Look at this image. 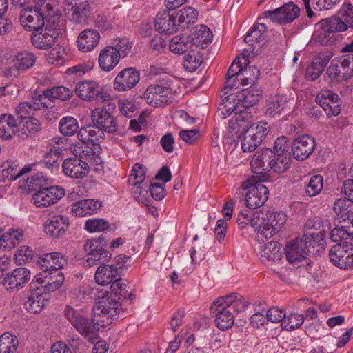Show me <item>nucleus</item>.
Masks as SVG:
<instances>
[{
    "mask_svg": "<svg viewBox=\"0 0 353 353\" xmlns=\"http://www.w3.org/2000/svg\"><path fill=\"white\" fill-rule=\"evenodd\" d=\"M54 13L48 0H35L33 7L24 8L20 14V21L29 31L39 30L44 26L45 20Z\"/></svg>",
    "mask_w": 353,
    "mask_h": 353,
    "instance_id": "f257e3e1",
    "label": "nucleus"
},
{
    "mask_svg": "<svg viewBox=\"0 0 353 353\" xmlns=\"http://www.w3.org/2000/svg\"><path fill=\"white\" fill-rule=\"evenodd\" d=\"M67 262L65 255L57 252L46 253L39 258L38 263L41 270L46 275H53L54 277V281H48L49 290H56L61 286L64 277L59 270L64 268Z\"/></svg>",
    "mask_w": 353,
    "mask_h": 353,
    "instance_id": "f03ea898",
    "label": "nucleus"
},
{
    "mask_svg": "<svg viewBox=\"0 0 353 353\" xmlns=\"http://www.w3.org/2000/svg\"><path fill=\"white\" fill-rule=\"evenodd\" d=\"M172 79L166 76L159 79L157 83L149 85L144 92L143 98L150 105L157 107L172 102Z\"/></svg>",
    "mask_w": 353,
    "mask_h": 353,
    "instance_id": "7ed1b4c3",
    "label": "nucleus"
},
{
    "mask_svg": "<svg viewBox=\"0 0 353 353\" xmlns=\"http://www.w3.org/2000/svg\"><path fill=\"white\" fill-rule=\"evenodd\" d=\"M64 315L76 330L85 337L94 335L99 330L100 327L104 326V324L99 325L100 320L95 319L90 320L81 311L69 305L65 307Z\"/></svg>",
    "mask_w": 353,
    "mask_h": 353,
    "instance_id": "20e7f679",
    "label": "nucleus"
},
{
    "mask_svg": "<svg viewBox=\"0 0 353 353\" xmlns=\"http://www.w3.org/2000/svg\"><path fill=\"white\" fill-rule=\"evenodd\" d=\"M76 95L81 100L102 103L110 100V95L95 80L79 82L74 90Z\"/></svg>",
    "mask_w": 353,
    "mask_h": 353,
    "instance_id": "39448f33",
    "label": "nucleus"
},
{
    "mask_svg": "<svg viewBox=\"0 0 353 353\" xmlns=\"http://www.w3.org/2000/svg\"><path fill=\"white\" fill-rule=\"evenodd\" d=\"M262 223L260 224L259 239H268L279 232L286 222V214L281 211H260Z\"/></svg>",
    "mask_w": 353,
    "mask_h": 353,
    "instance_id": "423d86ee",
    "label": "nucleus"
},
{
    "mask_svg": "<svg viewBox=\"0 0 353 353\" xmlns=\"http://www.w3.org/2000/svg\"><path fill=\"white\" fill-rule=\"evenodd\" d=\"M244 190L245 202L250 209H256L262 206L269 195L268 188L260 181L250 179L241 185Z\"/></svg>",
    "mask_w": 353,
    "mask_h": 353,
    "instance_id": "0eeeda50",
    "label": "nucleus"
},
{
    "mask_svg": "<svg viewBox=\"0 0 353 353\" xmlns=\"http://www.w3.org/2000/svg\"><path fill=\"white\" fill-rule=\"evenodd\" d=\"M107 241L102 236L87 239L83 245L84 251L87 253L86 263L88 266L96 265L97 263L108 261L112 254L106 250Z\"/></svg>",
    "mask_w": 353,
    "mask_h": 353,
    "instance_id": "6e6552de",
    "label": "nucleus"
},
{
    "mask_svg": "<svg viewBox=\"0 0 353 353\" xmlns=\"http://www.w3.org/2000/svg\"><path fill=\"white\" fill-rule=\"evenodd\" d=\"M269 125L267 123L259 121L251 124L245 131L241 141V148L245 152L254 151L268 134Z\"/></svg>",
    "mask_w": 353,
    "mask_h": 353,
    "instance_id": "1a4fd4ad",
    "label": "nucleus"
},
{
    "mask_svg": "<svg viewBox=\"0 0 353 353\" xmlns=\"http://www.w3.org/2000/svg\"><path fill=\"white\" fill-rule=\"evenodd\" d=\"M332 264L342 270L353 268V244L343 241L332 246L329 252Z\"/></svg>",
    "mask_w": 353,
    "mask_h": 353,
    "instance_id": "9d476101",
    "label": "nucleus"
},
{
    "mask_svg": "<svg viewBox=\"0 0 353 353\" xmlns=\"http://www.w3.org/2000/svg\"><path fill=\"white\" fill-rule=\"evenodd\" d=\"M94 316H101L106 319V323L117 320L122 312L121 305L111 294H106L99 299L93 307Z\"/></svg>",
    "mask_w": 353,
    "mask_h": 353,
    "instance_id": "9b49d317",
    "label": "nucleus"
},
{
    "mask_svg": "<svg viewBox=\"0 0 353 353\" xmlns=\"http://www.w3.org/2000/svg\"><path fill=\"white\" fill-rule=\"evenodd\" d=\"M300 8L292 1L285 3L280 8L263 12L264 18L269 19L272 22L283 25L292 22L299 16Z\"/></svg>",
    "mask_w": 353,
    "mask_h": 353,
    "instance_id": "f8f14e48",
    "label": "nucleus"
},
{
    "mask_svg": "<svg viewBox=\"0 0 353 353\" xmlns=\"http://www.w3.org/2000/svg\"><path fill=\"white\" fill-rule=\"evenodd\" d=\"M252 114L250 109L236 103L234 114L230 119L228 131L231 137L239 138L250 125Z\"/></svg>",
    "mask_w": 353,
    "mask_h": 353,
    "instance_id": "ddd939ff",
    "label": "nucleus"
},
{
    "mask_svg": "<svg viewBox=\"0 0 353 353\" xmlns=\"http://www.w3.org/2000/svg\"><path fill=\"white\" fill-rule=\"evenodd\" d=\"M65 194L64 188L57 185L43 188L32 196L33 203L39 208H46L56 203Z\"/></svg>",
    "mask_w": 353,
    "mask_h": 353,
    "instance_id": "4468645a",
    "label": "nucleus"
},
{
    "mask_svg": "<svg viewBox=\"0 0 353 353\" xmlns=\"http://www.w3.org/2000/svg\"><path fill=\"white\" fill-rule=\"evenodd\" d=\"M316 103L328 117L337 116L341 112V101L339 96L330 90H323L316 97Z\"/></svg>",
    "mask_w": 353,
    "mask_h": 353,
    "instance_id": "2eb2a0df",
    "label": "nucleus"
},
{
    "mask_svg": "<svg viewBox=\"0 0 353 353\" xmlns=\"http://www.w3.org/2000/svg\"><path fill=\"white\" fill-rule=\"evenodd\" d=\"M316 145L314 138L310 135L298 137L292 145L293 157L298 161L307 159L314 152Z\"/></svg>",
    "mask_w": 353,
    "mask_h": 353,
    "instance_id": "dca6fc26",
    "label": "nucleus"
},
{
    "mask_svg": "<svg viewBox=\"0 0 353 353\" xmlns=\"http://www.w3.org/2000/svg\"><path fill=\"white\" fill-rule=\"evenodd\" d=\"M272 156V150L269 148L256 152L254 154L250 166L252 172L256 174L259 181H263L267 178L266 173L270 170L269 160Z\"/></svg>",
    "mask_w": 353,
    "mask_h": 353,
    "instance_id": "f3484780",
    "label": "nucleus"
},
{
    "mask_svg": "<svg viewBox=\"0 0 353 353\" xmlns=\"http://www.w3.org/2000/svg\"><path fill=\"white\" fill-rule=\"evenodd\" d=\"M94 124L103 132L114 133L118 128L116 119L104 108H95L91 113Z\"/></svg>",
    "mask_w": 353,
    "mask_h": 353,
    "instance_id": "a211bd4d",
    "label": "nucleus"
},
{
    "mask_svg": "<svg viewBox=\"0 0 353 353\" xmlns=\"http://www.w3.org/2000/svg\"><path fill=\"white\" fill-rule=\"evenodd\" d=\"M34 32L31 37L32 43L37 48L43 50L52 47L59 34L58 30L49 26Z\"/></svg>",
    "mask_w": 353,
    "mask_h": 353,
    "instance_id": "6ab92c4d",
    "label": "nucleus"
},
{
    "mask_svg": "<svg viewBox=\"0 0 353 353\" xmlns=\"http://www.w3.org/2000/svg\"><path fill=\"white\" fill-rule=\"evenodd\" d=\"M210 310L215 316L214 322L220 330H228L233 325L234 314L231 310L223 305V303L219 301V298L212 303Z\"/></svg>",
    "mask_w": 353,
    "mask_h": 353,
    "instance_id": "aec40b11",
    "label": "nucleus"
},
{
    "mask_svg": "<svg viewBox=\"0 0 353 353\" xmlns=\"http://www.w3.org/2000/svg\"><path fill=\"white\" fill-rule=\"evenodd\" d=\"M140 80V74L134 68H128L121 70L114 81V88L119 92H124L134 88Z\"/></svg>",
    "mask_w": 353,
    "mask_h": 353,
    "instance_id": "412c9836",
    "label": "nucleus"
},
{
    "mask_svg": "<svg viewBox=\"0 0 353 353\" xmlns=\"http://www.w3.org/2000/svg\"><path fill=\"white\" fill-rule=\"evenodd\" d=\"M65 175L74 179H82L89 172V165L84 160L77 157L68 158L62 164Z\"/></svg>",
    "mask_w": 353,
    "mask_h": 353,
    "instance_id": "4be33fe9",
    "label": "nucleus"
},
{
    "mask_svg": "<svg viewBox=\"0 0 353 353\" xmlns=\"http://www.w3.org/2000/svg\"><path fill=\"white\" fill-rule=\"evenodd\" d=\"M30 272L26 268H18L8 272L3 280V285L6 289H20L30 280Z\"/></svg>",
    "mask_w": 353,
    "mask_h": 353,
    "instance_id": "5701e85b",
    "label": "nucleus"
},
{
    "mask_svg": "<svg viewBox=\"0 0 353 353\" xmlns=\"http://www.w3.org/2000/svg\"><path fill=\"white\" fill-rule=\"evenodd\" d=\"M70 223L66 216L58 214L49 218L44 225L46 234L53 238L63 235L68 229Z\"/></svg>",
    "mask_w": 353,
    "mask_h": 353,
    "instance_id": "b1692460",
    "label": "nucleus"
},
{
    "mask_svg": "<svg viewBox=\"0 0 353 353\" xmlns=\"http://www.w3.org/2000/svg\"><path fill=\"white\" fill-rule=\"evenodd\" d=\"M63 8L68 19L77 23H85L87 20V12L89 10V4L84 1L74 5L68 0L63 3Z\"/></svg>",
    "mask_w": 353,
    "mask_h": 353,
    "instance_id": "393cba45",
    "label": "nucleus"
},
{
    "mask_svg": "<svg viewBox=\"0 0 353 353\" xmlns=\"http://www.w3.org/2000/svg\"><path fill=\"white\" fill-rule=\"evenodd\" d=\"M309 250L302 239H296L286 245L285 253L287 261L290 263L301 262L305 259Z\"/></svg>",
    "mask_w": 353,
    "mask_h": 353,
    "instance_id": "a878e982",
    "label": "nucleus"
},
{
    "mask_svg": "<svg viewBox=\"0 0 353 353\" xmlns=\"http://www.w3.org/2000/svg\"><path fill=\"white\" fill-rule=\"evenodd\" d=\"M102 203L96 199H83L74 203L71 206V213L75 216H86L97 213Z\"/></svg>",
    "mask_w": 353,
    "mask_h": 353,
    "instance_id": "bb28decb",
    "label": "nucleus"
},
{
    "mask_svg": "<svg viewBox=\"0 0 353 353\" xmlns=\"http://www.w3.org/2000/svg\"><path fill=\"white\" fill-rule=\"evenodd\" d=\"M100 34L97 30L89 28L82 31L77 38V46L80 51L88 52L92 51L99 43Z\"/></svg>",
    "mask_w": 353,
    "mask_h": 353,
    "instance_id": "cd10ccee",
    "label": "nucleus"
},
{
    "mask_svg": "<svg viewBox=\"0 0 353 353\" xmlns=\"http://www.w3.org/2000/svg\"><path fill=\"white\" fill-rule=\"evenodd\" d=\"M330 58L331 55L327 53L321 52L317 54L306 69V78L310 81H314L318 79L329 63Z\"/></svg>",
    "mask_w": 353,
    "mask_h": 353,
    "instance_id": "c85d7f7f",
    "label": "nucleus"
},
{
    "mask_svg": "<svg viewBox=\"0 0 353 353\" xmlns=\"http://www.w3.org/2000/svg\"><path fill=\"white\" fill-rule=\"evenodd\" d=\"M31 170L30 166H25L22 169L18 170V165L12 161H6L0 166V182H3L6 179L15 181L26 173Z\"/></svg>",
    "mask_w": 353,
    "mask_h": 353,
    "instance_id": "c756f323",
    "label": "nucleus"
},
{
    "mask_svg": "<svg viewBox=\"0 0 353 353\" xmlns=\"http://www.w3.org/2000/svg\"><path fill=\"white\" fill-rule=\"evenodd\" d=\"M19 133V125L15 117L11 114L0 115V138L4 140L11 139Z\"/></svg>",
    "mask_w": 353,
    "mask_h": 353,
    "instance_id": "7c9ffc66",
    "label": "nucleus"
},
{
    "mask_svg": "<svg viewBox=\"0 0 353 353\" xmlns=\"http://www.w3.org/2000/svg\"><path fill=\"white\" fill-rule=\"evenodd\" d=\"M119 61V54H117L112 48L109 47V46L101 50L98 57L99 68L104 72L112 70L117 65Z\"/></svg>",
    "mask_w": 353,
    "mask_h": 353,
    "instance_id": "2f4dec72",
    "label": "nucleus"
},
{
    "mask_svg": "<svg viewBox=\"0 0 353 353\" xmlns=\"http://www.w3.org/2000/svg\"><path fill=\"white\" fill-rule=\"evenodd\" d=\"M260 211L251 212L248 210L241 212L239 214L236 222L241 228L251 226L256 233L257 238L259 239L260 224L262 223V217L259 216Z\"/></svg>",
    "mask_w": 353,
    "mask_h": 353,
    "instance_id": "473e14b6",
    "label": "nucleus"
},
{
    "mask_svg": "<svg viewBox=\"0 0 353 353\" xmlns=\"http://www.w3.org/2000/svg\"><path fill=\"white\" fill-rule=\"evenodd\" d=\"M334 211L339 219L345 223H351L353 227L352 202L346 198H340L334 204Z\"/></svg>",
    "mask_w": 353,
    "mask_h": 353,
    "instance_id": "72a5a7b5",
    "label": "nucleus"
},
{
    "mask_svg": "<svg viewBox=\"0 0 353 353\" xmlns=\"http://www.w3.org/2000/svg\"><path fill=\"white\" fill-rule=\"evenodd\" d=\"M118 268L114 265L102 264L95 272L94 279L100 285H108L112 283L118 276Z\"/></svg>",
    "mask_w": 353,
    "mask_h": 353,
    "instance_id": "f704fd0d",
    "label": "nucleus"
},
{
    "mask_svg": "<svg viewBox=\"0 0 353 353\" xmlns=\"http://www.w3.org/2000/svg\"><path fill=\"white\" fill-rule=\"evenodd\" d=\"M250 69L251 67L243 69L242 63L240 61V58L236 57L227 72L226 81L225 83L224 88L232 89L235 86L236 79H239V78L241 76H243L244 73H245V74L250 73Z\"/></svg>",
    "mask_w": 353,
    "mask_h": 353,
    "instance_id": "c9c22d12",
    "label": "nucleus"
},
{
    "mask_svg": "<svg viewBox=\"0 0 353 353\" xmlns=\"http://www.w3.org/2000/svg\"><path fill=\"white\" fill-rule=\"evenodd\" d=\"M305 226L308 229L305 230L302 239L304 243L307 245V248L323 245L325 243L326 232L325 230L312 228L313 224L311 221L307 222Z\"/></svg>",
    "mask_w": 353,
    "mask_h": 353,
    "instance_id": "e433bc0d",
    "label": "nucleus"
},
{
    "mask_svg": "<svg viewBox=\"0 0 353 353\" xmlns=\"http://www.w3.org/2000/svg\"><path fill=\"white\" fill-rule=\"evenodd\" d=\"M219 301L223 303L232 312L238 313L245 311L250 303L241 295L232 293L219 298Z\"/></svg>",
    "mask_w": 353,
    "mask_h": 353,
    "instance_id": "4c0bfd02",
    "label": "nucleus"
},
{
    "mask_svg": "<svg viewBox=\"0 0 353 353\" xmlns=\"http://www.w3.org/2000/svg\"><path fill=\"white\" fill-rule=\"evenodd\" d=\"M154 26L157 31L166 34H172L177 30L175 18L166 12L157 16Z\"/></svg>",
    "mask_w": 353,
    "mask_h": 353,
    "instance_id": "58836bf2",
    "label": "nucleus"
},
{
    "mask_svg": "<svg viewBox=\"0 0 353 353\" xmlns=\"http://www.w3.org/2000/svg\"><path fill=\"white\" fill-rule=\"evenodd\" d=\"M345 20L343 21L336 17L325 19L320 22L321 28L325 32H342L346 30L348 26L353 28V20L349 21L346 18Z\"/></svg>",
    "mask_w": 353,
    "mask_h": 353,
    "instance_id": "ea45409f",
    "label": "nucleus"
},
{
    "mask_svg": "<svg viewBox=\"0 0 353 353\" xmlns=\"http://www.w3.org/2000/svg\"><path fill=\"white\" fill-rule=\"evenodd\" d=\"M41 129V122L32 117H24L19 122V137L24 138L34 135Z\"/></svg>",
    "mask_w": 353,
    "mask_h": 353,
    "instance_id": "a19ab883",
    "label": "nucleus"
},
{
    "mask_svg": "<svg viewBox=\"0 0 353 353\" xmlns=\"http://www.w3.org/2000/svg\"><path fill=\"white\" fill-rule=\"evenodd\" d=\"M12 68L17 71H25L32 68L36 61L35 56L30 52L22 51L17 52L13 59Z\"/></svg>",
    "mask_w": 353,
    "mask_h": 353,
    "instance_id": "79ce46f5",
    "label": "nucleus"
},
{
    "mask_svg": "<svg viewBox=\"0 0 353 353\" xmlns=\"http://www.w3.org/2000/svg\"><path fill=\"white\" fill-rule=\"evenodd\" d=\"M48 301V298L43 294H34L28 296L24 301V307L29 312H41Z\"/></svg>",
    "mask_w": 353,
    "mask_h": 353,
    "instance_id": "37998d69",
    "label": "nucleus"
},
{
    "mask_svg": "<svg viewBox=\"0 0 353 353\" xmlns=\"http://www.w3.org/2000/svg\"><path fill=\"white\" fill-rule=\"evenodd\" d=\"M23 232L21 229H9L0 238V248L12 249L22 240Z\"/></svg>",
    "mask_w": 353,
    "mask_h": 353,
    "instance_id": "c03bdc74",
    "label": "nucleus"
},
{
    "mask_svg": "<svg viewBox=\"0 0 353 353\" xmlns=\"http://www.w3.org/2000/svg\"><path fill=\"white\" fill-rule=\"evenodd\" d=\"M260 254L263 260L279 261L282 257L281 245L277 242L270 241L262 247Z\"/></svg>",
    "mask_w": 353,
    "mask_h": 353,
    "instance_id": "a18cd8bd",
    "label": "nucleus"
},
{
    "mask_svg": "<svg viewBox=\"0 0 353 353\" xmlns=\"http://www.w3.org/2000/svg\"><path fill=\"white\" fill-rule=\"evenodd\" d=\"M267 27L263 23L253 26L246 33L244 41L254 50V43H259L265 39Z\"/></svg>",
    "mask_w": 353,
    "mask_h": 353,
    "instance_id": "49530a36",
    "label": "nucleus"
},
{
    "mask_svg": "<svg viewBox=\"0 0 353 353\" xmlns=\"http://www.w3.org/2000/svg\"><path fill=\"white\" fill-rule=\"evenodd\" d=\"M47 107L48 105L46 102L43 101V96L39 95L35 97L30 103L26 102L19 103L16 107L15 112L19 116L21 120L24 117H27L26 114H29L31 110H41Z\"/></svg>",
    "mask_w": 353,
    "mask_h": 353,
    "instance_id": "de8ad7c7",
    "label": "nucleus"
},
{
    "mask_svg": "<svg viewBox=\"0 0 353 353\" xmlns=\"http://www.w3.org/2000/svg\"><path fill=\"white\" fill-rule=\"evenodd\" d=\"M288 105L287 97L285 96L275 95L270 97L266 103V115L275 117L280 114Z\"/></svg>",
    "mask_w": 353,
    "mask_h": 353,
    "instance_id": "09e8293b",
    "label": "nucleus"
},
{
    "mask_svg": "<svg viewBox=\"0 0 353 353\" xmlns=\"http://www.w3.org/2000/svg\"><path fill=\"white\" fill-rule=\"evenodd\" d=\"M242 99L234 98L236 103L250 109L261 99L262 91L259 89L250 88L242 94Z\"/></svg>",
    "mask_w": 353,
    "mask_h": 353,
    "instance_id": "8fccbe9b",
    "label": "nucleus"
},
{
    "mask_svg": "<svg viewBox=\"0 0 353 353\" xmlns=\"http://www.w3.org/2000/svg\"><path fill=\"white\" fill-rule=\"evenodd\" d=\"M272 154L273 156L269 160L270 169L278 173L285 172L291 164L290 154H275L273 152Z\"/></svg>",
    "mask_w": 353,
    "mask_h": 353,
    "instance_id": "3c124183",
    "label": "nucleus"
},
{
    "mask_svg": "<svg viewBox=\"0 0 353 353\" xmlns=\"http://www.w3.org/2000/svg\"><path fill=\"white\" fill-rule=\"evenodd\" d=\"M110 289L115 295L120 296L128 301H131L134 299V294L132 292H128V283L124 279H115L111 283Z\"/></svg>",
    "mask_w": 353,
    "mask_h": 353,
    "instance_id": "603ef678",
    "label": "nucleus"
},
{
    "mask_svg": "<svg viewBox=\"0 0 353 353\" xmlns=\"http://www.w3.org/2000/svg\"><path fill=\"white\" fill-rule=\"evenodd\" d=\"M71 95L72 92L70 89L64 86H58L44 90L41 96H43V101L48 99L52 101L54 99L64 101L68 99Z\"/></svg>",
    "mask_w": 353,
    "mask_h": 353,
    "instance_id": "864d4df0",
    "label": "nucleus"
},
{
    "mask_svg": "<svg viewBox=\"0 0 353 353\" xmlns=\"http://www.w3.org/2000/svg\"><path fill=\"white\" fill-rule=\"evenodd\" d=\"M18 344L16 336L5 332L0 336V353H16Z\"/></svg>",
    "mask_w": 353,
    "mask_h": 353,
    "instance_id": "5fc2aeb1",
    "label": "nucleus"
},
{
    "mask_svg": "<svg viewBox=\"0 0 353 353\" xmlns=\"http://www.w3.org/2000/svg\"><path fill=\"white\" fill-rule=\"evenodd\" d=\"M342 71V79L347 81L353 77V54H346L336 57Z\"/></svg>",
    "mask_w": 353,
    "mask_h": 353,
    "instance_id": "6e6d98bb",
    "label": "nucleus"
},
{
    "mask_svg": "<svg viewBox=\"0 0 353 353\" xmlns=\"http://www.w3.org/2000/svg\"><path fill=\"white\" fill-rule=\"evenodd\" d=\"M62 153V149L57 144L52 145L46 153L41 165H45L47 168L58 167V160Z\"/></svg>",
    "mask_w": 353,
    "mask_h": 353,
    "instance_id": "4d7b16f0",
    "label": "nucleus"
},
{
    "mask_svg": "<svg viewBox=\"0 0 353 353\" xmlns=\"http://www.w3.org/2000/svg\"><path fill=\"white\" fill-rule=\"evenodd\" d=\"M212 40V32L205 25H201L192 38L193 43L205 48Z\"/></svg>",
    "mask_w": 353,
    "mask_h": 353,
    "instance_id": "13d9d810",
    "label": "nucleus"
},
{
    "mask_svg": "<svg viewBox=\"0 0 353 353\" xmlns=\"http://www.w3.org/2000/svg\"><path fill=\"white\" fill-rule=\"evenodd\" d=\"M60 132L65 136H72L79 130V124L77 119L72 117L62 118L59 124Z\"/></svg>",
    "mask_w": 353,
    "mask_h": 353,
    "instance_id": "bf43d9fd",
    "label": "nucleus"
},
{
    "mask_svg": "<svg viewBox=\"0 0 353 353\" xmlns=\"http://www.w3.org/2000/svg\"><path fill=\"white\" fill-rule=\"evenodd\" d=\"M345 223L341 226L335 227L330 232V239L334 242L347 240L353 236V227Z\"/></svg>",
    "mask_w": 353,
    "mask_h": 353,
    "instance_id": "052dcab7",
    "label": "nucleus"
},
{
    "mask_svg": "<svg viewBox=\"0 0 353 353\" xmlns=\"http://www.w3.org/2000/svg\"><path fill=\"white\" fill-rule=\"evenodd\" d=\"M303 322L304 316L302 314L292 313L285 316L281 322V327L284 330L293 331L300 327Z\"/></svg>",
    "mask_w": 353,
    "mask_h": 353,
    "instance_id": "680f3d73",
    "label": "nucleus"
},
{
    "mask_svg": "<svg viewBox=\"0 0 353 353\" xmlns=\"http://www.w3.org/2000/svg\"><path fill=\"white\" fill-rule=\"evenodd\" d=\"M236 108V103L234 100V97L232 95L227 96L219 104V116L221 119H225L232 113L234 114Z\"/></svg>",
    "mask_w": 353,
    "mask_h": 353,
    "instance_id": "e2e57ef3",
    "label": "nucleus"
},
{
    "mask_svg": "<svg viewBox=\"0 0 353 353\" xmlns=\"http://www.w3.org/2000/svg\"><path fill=\"white\" fill-rule=\"evenodd\" d=\"M323 186V177L321 175H314L305 185V193L310 197L314 196L321 192Z\"/></svg>",
    "mask_w": 353,
    "mask_h": 353,
    "instance_id": "0e129e2a",
    "label": "nucleus"
},
{
    "mask_svg": "<svg viewBox=\"0 0 353 353\" xmlns=\"http://www.w3.org/2000/svg\"><path fill=\"white\" fill-rule=\"evenodd\" d=\"M188 48V37L184 36L174 37L169 44L170 50L175 54H183Z\"/></svg>",
    "mask_w": 353,
    "mask_h": 353,
    "instance_id": "69168bd1",
    "label": "nucleus"
},
{
    "mask_svg": "<svg viewBox=\"0 0 353 353\" xmlns=\"http://www.w3.org/2000/svg\"><path fill=\"white\" fill-rule=\"evenodd\" d=\"M198 17V12L192 7H186L180 10L178 21L183 24V26H188L196 22Z\"/></svg>",
    "mask_w": 353,
    "mask_h": 353,
    "instance_id": "338daca9",
    "label": "nucleus"
},
{
    "mask_svg": "<svg viewBox=\"0 0 353 353\" xmlns=\"http://www.w3.org/2000/svg\"><path fill=\"white\" fill-rule=\"evenodd\" d=\"M109 228L108 222L103 219H89L85 223V229L91 233L104 232Z\"/></svg>",
    "mask_w": 353,
    "mask_h": 353,
    "instance_id": "774afa93",
    "label": "nucleus"
}]
</instances>
